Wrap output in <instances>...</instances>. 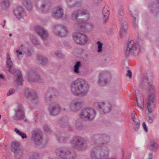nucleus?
Returning a JSON list of instances; mask_svg holds the SVG:
<instances>
[{
	"label": "nucleus",
	"instance_id": "nucleus-1",
	"mask_svg": "<svg viewBox=\"0 0 159 159\" xmlns=\"http://www.w3.org/2000/svg\"><path fill=\"white\" fill-rule=\"evenodd\" d=\"M90 17L89 11L86 9L78 10L74 11L71 14V18L76 22L74 25L75 29L85 32L86 29H92L93 24L88 21Z\"/></svg>",
	"mask_w": 159,
	"mask_h": 159
},
{
	"label": "nucleus",
	"instance_id": "nucleus-2",
	"mask_svg": "<svg viewBox=\"0 0 159 159\" xmlns=\"http://www.w3.org/2000/svg\"><path fill=\"white\" fill-rule=\"evenodd\" d=\"M59 95L58 92L54 88L49 89L44 95L46 102L49 105V112L51 115L55 116L58 114L61 110V107L57 103H54Z\"/></svg>",
	"mask_w": 159,
	"mask_h": 159
},
{
	"label": "nucleus",
	"instance_id": "nucleus-3",
	"mask_svg": "<svg viewBox=\"0 0 159 159\" xmlns=\"http://www.w3.org/2000/svg\"><path fill=\"white\" fill-rule=\"evenodd\" d=\"M70 86L71 93L75 96H79L85 95L89 88V85L87 81L81 78L77 79L73 81Z\"/></svg>",
	"mask_w": 159,
	"mask_h": 159
},
{
	"label": "nucleus",
	"instance_id": "nucleus-4",
	"mask_svg": "<svg viewBox=\"0 0 159 159\" xmlns=\"http://www.w3.org/2000/svg\"><path fill=\"white\" fill-rule=\"evenodd\" d=\"M109 152L108 147L98 146L93 148L90 152V156L93 159H104L108 156Z\"/></svg>",
	"mask_w": 159,
	"mask_h": 159
},
{
	"label": "nucleus",
	"instance_id": "nucleus-5",
	"mask_svg": "<svg viewBox=\"0 0 159 159\" xmlns=\"http://www.w3.org/2000/svg\"><path fill=\"white\" fill-rule=\"evenodd\" d=\"M140 48L141 45L139 43H135L132 40L128 41L127 43V46L125 52L126 57H129L130 54L134 56L138 55L140 52Z\"/></svg>",
	"mask_w": 159,
	"mask_h": 159
},
{
	"label": "nucleus",
	"instance_id": "nucleus-6",
	"mask_svg": "<svg viewBox=\"0 0 159 159\" xmlns=\"http://www.w3.org/2000/svg\"><path fill=\"white\" fill-rule=\"evenodd\" d=\"M72 146L79 150H83L87 147V143L83 138L78 136L74 137L70 141Z\"/></svg>",
	"mask_w": 159,
	"mask_h": 159
},
{
	"label": "nucleus",
	"instance_id": "nucleus-7",
	"mask_svg": "<svg viewBox=\"0 0 159 159\" xmlns=\"http://www.w3.org/2000/svg\"><path fill=\"white\" fill-rule=\"evenodd\" d=\"M42 133L38 130H35L32 132L31 139L41 148H43L46 144L47 142L42 139Z\"/></svg>",
	"mask_w": 159,
	"mask_h": 159
},
{
	"label": "nucleus",
	"instance_id": "nucleus-8",
	"mask_svg": "<svg viewBox=\"0 0 159 159\" xmlns=\"http://www.w3.org/2000/svg\"><path fill=\"white\" fill-rule=\"evenodd\" d=\"M52 32L55 35L60 37H65L68 33L67 27L61 24L54 25Z\"/></svg>",
	"mask_w": 159,
	"mask_h": 159
},
{
	"label": "nucleus",
	"instance_id": "nucleus-9",
	"mask_svg": "<svg viewBox=\"0 0 159 159\" xmlns=\"http://www.w3.org/2000/svg\"><path fill=\"white\" fill-rule=\"evenodd\" d=\"M95 111L91 108H86L83 109L80 112V117L85 120H92L96 115Z\"/></svg>",
	"mask_w": 159,
	"mask_h": 159
},
{
	"label": "nucleus",
	"instance_id": "nucleus-10",
	"mask_svg": "<svg viewBox=\"0 0 159 159\" xmlns=\"http://www.w3.org/2000/svg\"><path fill=\"white\" fill-rule=\"evenodd\" d=\"M14 115L12 117L13 120H21L25 118V109L23 105L21 103H18L16 107L14 109Z\"/></svg>",
	"mask_w": 159,
	"mask_h": 159
},
{
	"label": "nucleus",
	"instance_id": "nucleus-11",
	"mask_svg": "<svg viewBox=\"0 0 159 159\" xmlns=\"http://www.w3.org/2000/svg\"><path fill=\"white\" fill-rule=\"evenodd\" d=\"M56 155L62 159H74L75 155L66 148H58L56 151Z\"/></svg>",
	"mask_w": 159,
	"mask_h": 159
},
{
	"label": "nucleus",
	"instance_id": "nucleus-12",
	"mask_svg": "<svg viewBox=\"0 0 159 159\" xmlns=\"http://www.w3.org/2000/svg\"><path fill=\"white\" fill-rule=\"evenodd\" d=\"M110 73L107 71H103L100 72L98 75V84L100 86H104L108 84L111 79Z\"/></svg>",
	"mask_w": 159,
	"mask_h": 159
},
{
	"label": "nucleus",
	"instance_id": "nucleus-13",
	"mask_svg": "<svg viewBox=\"0 0 159 159\" xmlns=\"http://www.w3.org/2000/svg\"><path fill=\"white\" fill-rule=\"evenodd\" d=\"M24 96L27 98L32 99V102L37 103L39 98L35 91L31 88H26L24 91Z\"/></svg>",
	"mask_w": 159,
	"mask_h": 159
},
{
	"label": "nucleus",
	"instance_id": "nucleus-14",
	"mask_svg": "<svg viewBox=\"0 0 159 159\" xmlns=\"http://www.w3.org/2000/svg\"><path fill=\"white\" fill-rule=\"evenodd\" d=\"M73 37L76 43L80 45L85 44L89 39L85 34L80 33H75L73 34Z\"/></svg>",
	"mask_w": 159,
	"mask_h": 159
},
{
	"label": "nucleus",
	"instance_id": "nucleus-15",
	"mask_svg": "<svg viewBox=\"0 0 159 159\" xmlns=\"http://www.w3.org/2000/svg\"><path fill=\"white\" fill-rule=\"evenodd\" d=\"M35 6L37 11L43 13L48 12L50 8V4L41 0L36 2Z\"/></svg>",
	"mask_w": 159,
	"mask_h": 159
},
{
	"label": "nucleus",
	"instance_id": "nucleus-16",
	"mask_svg": "<svg viewBox=\"0 0 159 159\" xmlns=\"http://www.w3.org/2000/svg\"><path fill=\"white\" fill-rule=\"evenodd\" d=\"M27 78L30 81L32 82H41L40 77L34 70L29 69L27 72Z\"/></svg>",
	"mask_w": 159,
	"mask_h": 159
},
{
	"label": "nucleus",
	"instance_id": "nucleus-17",
	"mask_svg": "<svg viewBox=\"0 0 159 159\" xmlns=\"http://www.w3.org/2000/svg\"><path fill=\"white\" fill-rule=\"evenodd\" d=\"M156 94L154 93H149L147 99V108L148 111L151 113L152 111V108L156 100Z\"/></svg>",
	"mask_w": 159,
	"mask_h": 159
},
{
	"label": "nucleus",
	"instance_id": "nucleus-18",
	"mask_svg": "<svg viewBox=\"0 0 159 159\" xmlns=\"http://www.w3.org/2000/svg\"><path fill=\"white\" fill-rule=\"evenodd\" d=\"M8 68V71L12 74L17 73L16 75H15L14 80L16 83L20 86L22 85L23 79L20 72L19 70H16L14 67H11Z\"/></svg>",
	"mask_w": 159,
	"mask_h": 159
},
{
	"label": "nucleus",
	"instance_id": "nucleus-19",
	"mask_svg": "<svg viewBox=\"0 0 159 159\" xmlns=\"http://www.w3.org/2000/svg\"><path fill=\"white\" fill-rule=\"evenodd\" d=\"M109 138L105 136L99 134L94 135L91 138L92 141L95 144H98L100 145L107 143L108 142Z\"/></svg>",
	"mask_w": 159,
	"mask_h": 159
},
{
	"label": "nucleus",
	"instance_id": "nucleus-20",
	"mask_svg": "<svg viewBox=\"0 0 159 159\" xmlns=\"http://www.w3.org/2000/svg\"><path fill=\"white\" fill-rule=\"evenodd\" d=\"M82 106V103L81 102L77 99H75L70 102L69 108L71 111L76 112L80 109Z\"/></svg>",
	"mask_w": 159,
	"mask_h": 159
},
{
	"label": "nucleus",
	"instance_id": "nucleus-21",
	"mask_svg": "<svg viewBox=\"0 0 159 159\" xmlns=\"http://www.w3.org/2000/svg\"><path fill=\"white\" fill-rule=\"evenodd\" d=\"M98 106L100 111L104 113H108L111 111V104L108 101L99 102L98 104Z\"/></svg>",
	"mask_w": 159,
	"mask_h": 159
},
{
	"label": "nucleus",
	"instance_id": "nucleus-22",
	"mask_svg": "<svg viewBox=\"0 0 159 159\" xmlns=\"http://www.w3.org/2000/svg\"><path fill=\"white\" fill-rule=\"evenodd\" d=\"M14 13L16 18L19 20L23 19L26 15L25 9L20 6H18L14 9Z\"/></svg>",
	"mask_w": 159,
	"mask_h": 159
},
{
	"label": "nucleus",
	"instance_id": "nucleus-23",
	"mask_svg": "<svg viewBox=\"0 0 159 159\" xmlns=\"http://www.w3.org/2000/svg\"><path fill=\"white\" fill-rule=\"evenodd\" d=\"M35 31L43 40H46L48 37L47 31L42 26H38L35 28Z\"/></svg>",
	"mask_w": 159,
	"mask_h": 159
},
{
	"label": "nucleus",
	"instance_id": "nucleus-24",
	"mask_svg": "<svg viewBox=\"0 0 159 159\" xmlns=\"http://www.w3.org/2000/svg\"><path fill=\"white\" fill-rule=\"evenodd\" d=\"M129 11L131 15L134 18V25L135 28H137L138 25V20L137 16V12L135 10V7L133 5H130L129 6Z\"/></svg>",
	"mask_w": 159,
	"mask_h": 159
},
{
	"label": "nucleus",
	"instance_id": "nucleus-25",
	"mask_svg": "<svg viewBox=\"0 0 159 159\" xmlns=\"http://www.w3.org/2000/svg\"><path fill=\"white\" fill-rule=\"evenodd\" d=\"M63 15V9L61 6H58L56 7L52 14V16L56 19L60 18Z\"/></svg>",
	"mask_w": 159,
	"mask_h": 159
},
{
	"label": "nucleus",
	"instance_id": "nucleus-26",
	"mask_svg": "<svg viewBox=\"0 0 159 159\" xmlns=\"http://www.w3.org/2000/svg\"><path fill=\"white\" fill-rule=\"evenodd\" d=\"M135 96L137 102V107L138 109L142 110L143 109L144 106V100L143 96L141 94H137L136 92Z\"/></svg>",
	"mask_w": 159,
	"mask_h": 159
},
{
	"label": "nucleus",
	"instance_id": "nucleus-27",
	"mask_svg": "<svg viewBox=\"0 0 159 159\" xmlns=\"http://www.w3.org/2000/svg\"><path fill=\"white\" fill-rule=\"evenodd\" d=\"M109 14V7L107 6H105L102 10L103 17L102 19L104 23H106L107 21Z\"/></svg>",
	"mask_w": 159,
	"mask_h": 159
},
{
	"label": "nucleus",
	"instance_id": "nucleus-28",
	"mask_svg": "<svg viewBox=\"0 0 159 159\" xmlns=\"http://www.w3.org/2000/svg\"><path fill=\"white\" fill-rule=\"evenodd\" d=\"M68 7L71 8L75 6L79 7L81 4V1L80 0L79 1H76L75 0H66Z\"/></svg>",
	"mask_w": 159,
	"mask_h": 159
},
{
	"label": "nucleus",
	"instance_id": "nucleus-29",
	"mask_svg": "<svg viewBox=\"0 0 159 159\" xmlns=\"http://www.w3.org/2000/svg\"><path fill=\"white\" fill-rule=\"evenodd\" d=\"M120 23L121 26L120 31V37L122 38L123 36V34H125L127 32V27L126 22L124 21V23H123L122 22Z\"/></svg>",
	"mask_w": 159,
	"mask_h": 159
},
{
	"label": "nucleus",
	"instance_id": "nucleus-30",
	"mask_svg": "<svg viewBox=\"0 0 159 159\" xmlns=\"http://www.w3.org/2000/svg\"><path fill=\"white\" fill-rule=\"evenodd\" d=\"M22 4L28 11L31 10L33 8V6L31 0H22Z\"/></svg>",
	"mask_w": 159,
	"mask_h": 159
},
{
	"label": "nucleus",
	"instance_id": "nucleus-31",
	"mask_svg": "<svg viewBox=\"0 0 159 159\" xmlns=\"http://www.w3.org/2000/svg\"><path fill=\"white\" fill-rule=\"evenodd\" d=\"M149 148L151 150L153 151H156L159 148V145L154 141L152 140L150 142Z\"/></svg>",
	"mask_w": 159,
	"mask_h": 159
},
{
	"label": "nucleus",
	"instance_id": "nucleus-32",
	"mask_svg": "<svg viewBox=\"0 0 159 159\" xmlns=\"http://www.w3.org/2000/svg\"><path fill=\"white\" fill-rule=\"evenodd\" d=\"M81 66V63L79 61H77L74 65L73 70L75 73L79 75L80 74L79 68Z\"/></svg>",
	"mask_w": 159,
	"mask_h": 159
},
{
	"label": "nucleus",
	"instance_id": "nucleus-33",
	"mask_svg": "<svg viewBox=\"0 0 159 159\" xmlns=\"http://www.w3.org/2000/svg\"><path fill=\"white\" fill-rule=\"evenodd\" d=\"M12 150L13 152H16L21 148L20 147V144L17 142H13L11 145Z\"/></svg>",
	"mask_w": 159,
	"mask_h": 159
},
{
	"label": "nucleus",
	"instance_id": "nucleus-34",
	"mask_svg": "<svg viewBox=\"0 0 159 159\" xmlns=\"http://www.w3.org/2000/svg\"><path fill=\"white\" fill-rule=\"evenodd\" d=\"M10 4L9 0H2L1 5L3 9H6L9 7Z\"/></svg>",
	"mask_w": 159,
	"mask_h": 159
},
{
	"label": "nucleus",
	"instance_id": "nucleus-35",
	"mask_svg": "<svg viewBox=\"0 0 159 159\" xmlns=\"http://www.w3.org/2000/svg\"><path fill=\"white\" fill-rule=\"evenodd\" d=\"M37 61L39 63L44 65L47 62V59L42 56H38L37 57Z\"/></svg>",
	"mask_w": 159,
	"mask_h": 159
},
{
	"label": "nucleus",
	"instance_id": "nucleus-36",
	"mask_svg": "<svg viewBox=\"0 0 159 159\" xmlns=\"http://www.w3.org/2000/svg\"><path fill=\"white\" fill-rule=\"evenodd\" d=\"M133 121L134 128L135 131H137L138 130L140 126L139 120V118H136L135 119H134Z\"/></svg>",
	"mask_w": 159,
	"mask_h": 159
},
{
	"label": "nucleus",
	"instance_id": "nucleus-37",
	"mask_svg": "<svg viewBox=\"0 0 159 159\" xmlns=\"http://www.w3.org/2000/svg\"><path fill=\"white\" fill-rule=\"evenodd\" d=\"M14 152L15 154L16 158L17 159H18L22 157L23 154V151L20 148L17 151Z\"/></svg>",
	"mask_w": 159,
	"mask_h": 159
},
{
	"label": "nucleus",
	"instance_id": "nucleus-38",
	"mask_svg": "<svg viewBox=\"0 0 159 159\" xmlns=\"http://www.w3.org/2000/svg\"><path fill=\"white\" fill-rule=\"evenodd\" d=\"M15 131L16 134L20 136L22 139L26 138H27V136L25 134L20 131L17 128H15Z\"/></svg>",
	"mask_w": 159,
	"mask_h": 159
},
{
	"label": "nucleus",
	"instance_id": "nucleus-39",
	"mask_svg": "<svg viewBox=\"0 0 159 159\" xmlns=\"http://www.w3.org/2000/svg\"><path fill=\"white\" fill-rule=\"evenodd\" d=\"M148 94L151 93H154L155 94V89L154 86L152 84H148Z\"/></svg>",
	"mask_w": 159,
	"mask_h": 159
},
{
	"label": "nucleus",
	"instance_id": "nucleus-40",
	"mask_svg": "<svg viewBox=\"0 0 159 159\" xmlns=\"http://www.w3.org/2000/svg\"><path fill=\"white\" fill-rule=\"evenodd\" d=\"M43 128L44 132L46 133L50 134L51 133V129L49 126L47 124H44L43 125Z\"/></svg>",
	"mask_w": 159,
	"mask_h": 159
},
{
	"label": "nucleus",
	"instance_id": "nucleus-41",
	"mask_svg": "<svg viewBox=\"0 0 159 159\" xmlns=\"http://www.w3.org/2000/svg\"><path fill=\"white\" fill-rule=\"evenodd\" d=\"M75 125L76 128L79 129H81L83 127L81 122L80 119H78L75 121Z\"/></svg>",
	"mask_w": 159,
	"mask_h": 159
},
{
	"label": "nucleus",
	"instance_id": "nucleus-42",
	"mask_svg": "<svg viewBox=\"0 0 159 159\" xmlns=\"http://www.w3.org/2000/svg\"><path fill=\"white\" fill-rule=\"evenodd\" d=\"M96 43L98 45V52H100L102 51V44L99 41H98Z\"/></svg>",
	"mask_w": 159,
	"mask_h": 159
},
{
	"label": "nucleus",
	"instance_id": "nucleus-43",
	"mask_svg": "<svg viewBox=\"0 0 159 159\" xmlns=\"http://www.w3.org/2000/svg\"><path fill=\"white\" fill-rule=\"evenodd\" d=\"M59 121V123L61 124H67L68 123V120L67 119H66L64 117L60 118Z\"/></svg>",
	"mask_w": 159,
	"mask_h": 159
},
{
	"label": "nucleus",
	"instance_id": "nucleus-44",
	"mask_svg": "<svg viewBox=\"0 0 159 159\" xmlns=\"http://www.w3.org/2000/svg\"><path fill=\"white\" fill-rule=\"evenodd\" d=\"M57 139L60 142H64L65 141L66 138L60 135H57Z\"/></svg>",
	"mask_w": 159,
	"mask_h": 159
},
{
	"label": "nucleus",
	"instance_id": "nucleus-45",
	"mask_svg": "<svg viewBox=\"0 0 159 159\" xmlns=\"http://www.w3.org/2000/svg\"><path fill=\"white\" fill-rule=\"evenodd\" d=\"M55 55L57 57L59 58H62L64 57L63 55L59 51H57L55 52Z\"/></svg>",
	"mask_w": 159,
	"mask_h": 159
},
{
	"label": "nucleus",
	"instance_id": "nucleus-46",
	"mask_svg": "<svg viewBox=\"0 0 159 159\" xmlns=\"http://www.w3.org/2000/svg\"><path fill=\"white\" fill-rule=\"evenodd\" d=\"M6 65L8 68H10V67L13 66V64L11 60L9 61H7Z\"/></svg>",
	"mask_w": 159,
	"mask_h": 159
},
{
	"label": "nucleus",
	"instance_id": "nucleus-47",
	"mask_svg": "<svg viewBox=\"0 0 159 159\" xmlns=\"http://www.w3.org/2000/svg\"><path fill=\"white\" fill-rule=\"evenodd\" d=\"M15 93V90L13 89H11L9 90L7 93V95L8 96L13 94Z\"/></svg>",
	"mask_w": 159,
	"mask_h": 159
},
{
	"label": "nucleus",
	"instance_id": "nucleus-48",
	"mask_svg": "<svg viewBox=\"0 0 159 159\" xmlns=\"http://www.w3.org/2000/svg\"><path fill=\"white\" fill-rule=\"evenodd\" d=\"M30 39L32 40L33 44L35 45H37L38 44V43L37 40L36 38L35 37H34L32 38L31 37Z\"/></svg>",
	"mask_w": 159,
	"mask_h": 159
},
{
	"label": "nucleus",
	"instance_id": "nucleus-49",
	"mask_svg": "<svg viewBox=\"0 0 159 159\" xmlns=\"http://www.w3.org/2000/svg\"><path fill=\"white\" fill-rule=\"evenodd\" d=\"M153 119V116H148L146 118V120L148 122L151 123L152 122Z\"/></svg>",
	"mask_w": 159,
	"mask_h": 159
},
{
	"label": "nucleus",
	"instance_id": "nucleus-50",
	"mask_svg": "<svg viewBox=\"0 0 159 159\" xmlns=\"http://www.w3.org/2000/svg\"><path fill=\"white\" fill-rule=\"evenodd\" d=\"M142 126L144 130L146 132H147L148 131V129L147 127V125L145 122H143L142 124Z\"/></svg>",
	"mask_w": 159,
	"mask_h": 159
},
{
	"label": "nucleus",
	"instance_id": "nucleus-51",
	"mask_svg": "<svg viewBox=\"0 0 159 159\" xmlns=\"http://www.w3.org/2000/svg\"><path fill=\"white\" fill-rule=\"evenodd\" d=\"M132 72L131 70H129L127 71V73L126 74V76H128L129 78H131L132 77Z\"/></svg>",
	"mask_w": 159,
	"mask_h": 159
},
{
	"label": "nucleus",
	"instance_id": "nucleus-52",
	"mask_svg": "<svg viewBox=\"0 0 159 159\" xmlns=\"http://www.w3.org/2000/svg\"><path fill=\"white\" fill-rule=\"evenodd\" d=\"M16 55L18 57L19 56L22 55L23 54L22 52L20 50V49H18L16 50Z\"/></svg>",
	"mask_w": 159,
	"mask_h": 159
},
{
	"label": "nucleus",
	"instance_id": "nucleus-53",
	"mask_svg": "<svg viewBox=\"0 0 159 159\" xmlns=\"http://www.w3.org/2000/svg\"><path fill=\"white\" fill-rule=\"evenodd\" d=\"M118 14L120 16H122L123 15V10L122 8H120L119 9Z\"/></svg>",
	"mask_w": 159,
	"mask_h": 159
},
{
	"label": "nucleus",
	"instance_id": "nucleus-54",
	"mask_svg": "<svg viewBox=\"0 0 159 159\" xmlns=\"http://www.w3.org/2000/svg\"><path fill=\"white\" fill-rule=\"evenodd\" d=\"M132 118L133 119H135L136 118H138L137 116H136L135 114L134 113H132Z\"/></svg>",
	"mask_w": 159,
	"mask_h": 159
},
{
	"label": "nucleus",
	"instance_id": "nucleus-55",
	"mask_svg": "<svg viewBox=\"0 0 159 159\" xmlns=\"http://www.w3.org/2000/svg\"><path fill=\"white\" fill-rule=\"evenodd\" d=\"M11 60L10 57L8 53H7V61Z\"/></svg>",
	"mask_w": 159,
	"mask_h": 159
},
{
	"label": "nucleus",
	"instance_id": "nucleus-56",
	"mask_svg": "<svg viewBox=\"0 0 159 159\" xmlns=\"http://www.w3.org/2000/svg\"><path fill=\"white\" fill-rule=\"evenodd\" d=\"M145 80H146L147 81V79H143V80H142L140 83V86H142V85H143V82L144 81H145Z\"/></svg>",
	"mask_w": 159,
	"mask_h": 159
},
{
	"label": "nucleus",
	"instance_id": "nucleus-57",
	"mask_svg": "<svg viewBox=\"0 0 159 159\" xmlns=\"http://www.w3.org/2000/svg\"><path fill=\"white\" fill-rule=\"evenodd\" d=\"M149 157L148 159H152V154L150 153L149 154Z\"/></svg>",
	"mask_w": 159,
	"mask_h": 159
},
{
	"label": "nucleus",
	"instance_id": "nucleus-58",
	"mask_svg": "<svg viewBox=\"0 0 159 159\" xmlns=\"http://www.w3.org/2000/svg\"><path fill=\"white\" fill-rule=\"evenodd\" d=\"M0 78L4 80L5 77L2 74H0Z\"/></svg>",
	"mask_w": 159,
	"mask_h": 159
},
{
	"label": "nucleus",
	"instance_id": "nucleus-59",
	"mask_svg": "<svg viewBox=\"0 0 159 159\" xmlns=\"http://www.w3.org/2000/svg\"><path fill=\"white\" fill-rule=\"evenodd\" d=\"M29 159H35L34 157V156H32L30 157Z\"/></svg>",
	"mask_w": 159,
	"mask_h": 159
},
{
	"label": "nucleus",
	"instance_id": "nucleus-60",
	"mask_svg": "<svg viewBox=\"0 0 159 159\" xmlns=\"http://www.w3.org/2000/svg\"><path fill=\"white\" fill-rule=\"evenodd\" d=\"M31 53H30L29 54H26V56L27 57H29V56H30L31 55Z\"/></svg>",
	"mask_w": 159,
	"mask_h": 159
},
{
	"label": "nucleus",
	"instance_id": "nucleus-61",
	"mask_svg": "<svg viewBox=\"0 0 159 159\" xmlns=\"http://www.w3.org/2000/svg\"><path fill=\"white\" fill-rule=\"evenodd\" d=\"M6 22V21L5 20H4V24L3 25V27L4 26Z\"/></svg>",
	"mask_w": 159,
	"mask_h": 159
},
{
	"label": "nucleus",
	"instance_id": "nucleus-62",
	"mask_svg": "<svg viewBox=\"0 0 159 159\" xmlns=\"http://www.w3.org/2000/svg\"><path fill=\"white\" fill-rule=\"evenodd\" d=\"M103 0H97L98 2H99L102 1Z\"/></svg>",
	"mask_w": 159,
	"mask_h": 159
},
{
	"label": "nucleus",
	"instance_id": "nucleus-63",
	"mask_svg": "<svg viewBox=\"0 0 159 159\" xmlns=\"http://www.w3.org/2000/svg\"><path fill=\"white\" fill-rule=\"evenodd\" d=\"M9 36H12V34H9Z\"/></svg>",
	"mask_w": 159,
	"mask_h": 159
},
{
	"label": "nucleus",
	"instance_id": "nucleus-64",
	"mask_svg": "<svg viewBox=\"0 0 159 159\" xmlns=\"http://www.w3.org/2000/svg\"><path fill=\"white\" fill-rule=\"evenodd\" d=\"M157 1H158V4H159V0H158Z\"/></svg>",
	"mask_w": 159,
	"mask_h": 159
}]
</instances>
